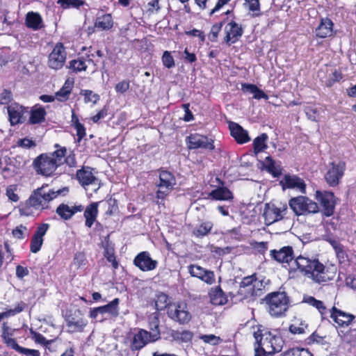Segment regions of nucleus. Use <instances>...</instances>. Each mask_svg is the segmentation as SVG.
Masks as SVG:
<instances>
[{"mask_svg": "<svg viewBox=\"0 0 356 356\" xmlns=\"http://www.w3.org/2000/svg\"><path fill=\"white\" fill-rule=\"evenodd\" d=\"M270 254L275 261L282 264H289L291 271L298 272L315 283L321 284L334 279L336 268L326 267L319 260L307 254L295 257L291 246H284L280 250H271Z\"/></svg>", "mask_w": 356, "mask_h": 356, "instance_id": "1", "label": "nucleus"}, {"mask_svg": "<svg viewBox=\"0 0 356 356\" xmlns=\"http://www.w3.org/2000/svg\"><path fill=\"white\" fill-rule=\"evenodd\" d=\"M254 342V356H267L279 353L284 343L282 337L273 334L268 329L257 328L253 333Z\"/></svg>", "mask_w": 356, "mask_h": 356, "instance_id": "2", "label": "nucleus"}, {"mask_svg": "<svg viewBox=\"0 0 356 356\" xmlns=\"http://www.w3.org/2000/svg\"><path fill=\"white\" fill-rule=\"evenodd\" d=\"M65 154V147H61L52 153L42 154L34 159V169L38 174L46 177L51 176L57 168L63 164Z\"/></svg>", "mask_w": 356, "mask_h": 356, "instance_id": "3", "label": "nucleus"}, {"mask_svg": "<svg viewBox=\"0 0 356 356\" xmlns=\"http://www.w3.org/2000/svg\"><path fill=\"white\" fill-rule=\"evenodd\" d=\"M264 300L268 313L273 317L284 316L289 307V298L284 291L270 293Z\"/></svg>", "mask_w": 356, "mask_h": 356, "instance_id": "4", "label": "nucleus"}, {"mask_svg": "<svg viewBox=\"0 0 356 356\" xmlns=\"http://www.w3.org/2000/svg\"><path fill=\"white\" fill-rule=\"evenodd\" d=\"M60 193V190L55 191L49 188L48 185H44L33 192L29 199V204L35 209H47L48 204Z\"/></svg>", "mask_w": 356, "mask_h": 356, "instance_id": "5", "label": "nucleus"}, {"mask_svg": "<svg viewBox=\"0 0 356 356\" xmlns=\"http://www.w3.org/2000/svg\"><path fill=\"white\" fill-rule=\"evenodd\" d=\"M159 181L156 183V197L163 201L174 189L177 184L175 175L165 170H159Z\"/></svg>", "mask_w": 356, "mask_h": 356, "instance_id": "6", "label": "nucleus"}, {"mask_svg": "<svg viewBox=\"0 0 356 356\" xmlns=\"http://www.w3.org/2000/svg\"><path fill=\"white\" fill-rule=\"evenodd\" d=\"M167 314L170 319L180 325L188 324L192 318V314L185 302H175L170 304Z\"/></svg>", "mask_w": 356, "mask_h": 356, "instance_id": "7", "label": "nucleus"}, {"mask_svg": "<svg viewBox=\"0 0 356 356\" xmlns=\"http://www.w3.org/2000/svg\"><path fill=\"white\" fill-rule=\"evenodd\" d=\"M289 206L296 215H305L316 213L319 211L317 203L309 199L306 196H298L291 198Z\"/></svg>", "mask_w": 356, "mask_h": 356, "instance_id": "8", "label": "nucleus"}, {"mask_svg": "<svg viewBox=\"0 0 356 356\" xmlns=\"http://www.w3.org/2000/svg\"><path fill=\"white\" fill-rule=\"evenodd\" d=\"M346 163L343 161H334L330 163L324 178L327 184L332 187L337 186L344 175Z\"/></svg>", "mask_w": 356, "mask_h": 356, "instance_id": "9", "label": "nucleus"}, {"mask_svg": "<svg viewBox=\"0 0 356 356\" xmlns=\"http://www.w3.org/2000/svg\"><path fill=\"white\" fill-rule=\"evenodd\" d=\"M288 207L286 204H266L264 217L266 225H271L282 220L286 214Z\"/></svg>", "mask_w": 356, "mask_h": 356, "instance_id": "10", "label": "nucleus"}, {"mask_svg": "<svg viewBox=\"0 0 356 356\" xmlns=\"http://www.w3.org/2000/svg\"><path fill=\"white\" fill-rule=\"evenodd\" d=\"M76 177L80 184L86 190L91 187L94 192H97L101 186L100 181L93 175L92 169L89 167H83L77 170Z\"/></svg>", "mask_w": 356, "mask_h": 356, "instance_id": "11", "label": "nucleus"}, {"mask_svg": "<svg viewBox=\"0 0 356 356\" xmlns=\"http://www.w3.org/2000/svg\"><path fill=\"white\" fill-rule=\"evenodd\" d=\"M264 287V282L256 278L255 275L245 277L240 284L239 293H246L245 296H258L259 292Z\"/></svg>", "mask_w": 356, "mask_h": 356, "instance_id": "12", "label": "nucleus"}, {"mask_svg": "<svg viewBox=\"0 0 356 356\" xmlns=\"http://www.w3.org/2000/svg\"><path fill=\"white\" fill-rule=\"evenodd\" d=\"M158 339V332L153 334H149V332L143 329H140L138 332L133 336L130 348L131 350H139L145 346L148 343L154 342Z\"/></svg>", "mask_w": 356, "mask_h": 356, "instance_id": "13", "label": "nucleus"}, {"mask_svg": "<svg viewBox=\"0 0 356 356\" xmlns=\"http://www.w3.org/2000/svg\"><path fill=\"white\" fill-rule=\"evenodd\" d=\"M66 60V52L62 43H57L49 55L48 66L53 70L61 69Z\"/></svg>", "mask_w": 356, "mask_h": 356, "instance_id": "14", "label": "nucleus"}, {"mask_svg": "<svg viewBox=\"0 0 356 356\" xmlns=\"http://www.w3.org/2000/svg\"><path fill=\"white\" fill-rule=\"evenodd\" d=\"M316 199L323 207V213L330 216L334 213L335 200L334 193L328 191L316 192Z\"/></svg>", "mask_w": 356, "mask_h": 356, "instance_id": "15", "label": "nucleus"}, {"mask_svg": "<svg viewBox=\"0 0 356 356\" xmlns=\"http://www.w3.org/2000/svg\"><path fill=\"white\" fill-rule=\"evenodd\" d=\"M189 149L202 148L212 150L214 149L212 139L198 134H192L186 138Z\"/></svg>", "mask_w": 356, "mask_h": 356, "instance_id": "16", "label": "nucleus"}, {"mask_svg": "<svg viewBox=\"0 0 356 356\" xmlns=\"http://www.w3.org/2000/svg\"><path fill=\"white\" fill-rule=\"evenodd\" d=\"M134 264L142 271H150L154 270L158 265L157 261L152 259L147 252H142L139 253L134 258Z\"/></svg>", "mask_w": 356, "mask_h": 356, "instance_id": "17", "label": "nucleus"}, {"mask_svg": "<svg viewBox=\"0 0 356 356\" xmlns=\"http://www.w3.org/2000/svg\"><path fill=\"white\" fill-rule=\"evenodd\" d=\"M283 188H291L302 193H305L306 184L304 180L296 175H286L280 181Z\"/></svg>", "mask_w": 356, "mask_h": 356, "instance_id": "18", "label": "nucleus"}, {"mask_svg": "<svg viewBox=\"0 0 356 356\" xmlns=\"http://www.w3.org/2000/svg\"><path fill=\"white\" fill-rule=\"evenodd\" d=\"M8 113L10 124L15 125L24 122V115L28 113V111L18 104H12L8 106Z\"/></svg>", "mask_w": 356, "mask_h": 356, "instance_id": "19", "label": "nucleus"}, {"mask_svg": "<svg viewBox=\"0 0 356 356\" xmlns=\"http://www.w3.org/2000/svg\"><path fill=\"white\" fill-rule=\"evenodd\" d=\"M225 31L226 32L225 42L229 44L238 40L243 34L242 28L234 21L227 24Z\"/></svg>", "mask_w": 356, "mask_h": 356, "instance_id": "20", "label": "nucleus"}, {"mask_svg": "<svg viewBox=\"0 0 356 356\" xmlns=\"http://www.w3.org/2000/svg\"><path fill=\"white\" fill-rule=\"evenodd\" d=\"M331 318L339 326H348L355 319L353 314L346 313L333 307L331 310Z\"/></svg>", "mask_w": 356, "mask_h": 356, "instance_id": "21", "label": "nucleus"}, {"mask_svg": "<svg viewBox=\"0 0 356 356\" xmlns=\"http://www.w3.org/2000/svg\"><path fill=\"white\" fill-rule=\"evenodd\" d=\"M83 210L82 205L69 206L61 204L56 209V213L64 220L70 219L75 213L81 212Z\"/></svg>", "mask_w": 356, "mask_h": 356, "instance_id": "22", "label": "nucleus"}, {"mask_svg": "<svg viewBox=\"0 0 356 356\" xmlns=\"http://www.w3.org/2000/svg\"><path fill=\"white\" fill-rule=\"evenodd\" d=\"M229 129L231 135L238 143L243 144L250 140L248 131L237 123L229 124Z\"/></svg>", "mask_w": 356, "mask_h": 356, "instance_id": "23", "label": "nucleus"}, {"mask_svg": "<svg viewBox=\"0 0 356 356\" xmlns=\"http://www.w3.org/2000/svg\"><path fill=\"white\" fill-rule=\"evenodd\" d=\"M333 23L328 18L321 19V24L316 29V35L321 38L331 36L332 34Z\"/></svg>", "mask_w": 356, "mask_h": 356, "instance_id": "24", "label": "nucleus"}, {"mask_svg": "<svg viewBox=\"0 0 356 356\" xmlns=\"http://www.w3.org/2000/svg\"><path fill=\"white\" fill-rule=\"evenodd\" d=\"M25 23L27 27L33 30H38L43 26V20L38 13L29 12L26 15Z\"/></svg>", "mask_w": 356, "mask_h": 356, "instance_id": "25", "label": "nucleus"}, {"mask_svg": "<svg viewBox=\"0 0 356 356\" xmlns=\"http://www.w3.org/2000/svg\"><path fill=\"white\" fill-rule=\"evenodd\" d=\"M209 197L215 200L229 201L234 198L232 193L226 187H218L211 191Z\"/></svg>", "mask_w": 356, "mask_h": 356, "instance_id": "26", "label": "nucleus"}, {"mask_svg": "<svg viewBox=\"0 0 356 356\" xmlns=\"http://www.w3.org/2000/svg\"><path fill=\"white\" fill-rule=\"evenodd\" d=\"M67 326L72 332H82L88 325V321L83 318H76L69 316L66 319Z\"/></svg>", "mask_w": 356, "mask_h": 356, "instance_id": "27", "label": "nucleus"}, {"mask_svg": "<svg viewBox=\"0 0 356 356\" xmlns=\"http://www.w3.org/2000/svg\"><path fill=\"white\" fill-rule=\"evenodd\" d=\"M120 300L116 298L108 304L99 307V311L101 314H108L111 318H116L119 315Z\"/></svg>", "mask_w": 356, "mask_h": 356, "instance_id": "28", "label": "nucleus"}, {"mask_svg": "<svg viewBox=\"0 0 356 356\" xmlns=\"http://www.w3.org/2000/svg\"><path fill=\"white\" fill-rule=\"evenodd\" d=\"M241 90L245 93L252 94L253 98L256 99H264L267 100L268 96L257 86L250 83H243L241 86Z\"/></svg>", "mask_w": 356, "mask_h": 356, "instance_id": "29", "label": "nucleus"}, {"mask_svg": "<svg viewBox=\"0 0 356 356\" xmlns=\"http://www.w3.org/2000/svg\"><path fill=\"white\" fill-rule=\"evenodd\" d=\"M97 207L98 203L93 202L88 205L85 209L84 217L86 218V226L88 227H91L96 220L98 213Z\"/></svg>", "mask_w": 356, "mask_h": 356, "instance_id": "30", "label": "nucleus"}, {"mask_svg": "<svg viewBox=\"0 0 356 356\" xmlns=\"http://www.w3.org/2000/svg\"><path fill=\"white\" fill-rule=\"evenodd\" d=\"M88 64H92L94 67H95L96 64L95 62L90 59H85L83 57L79 58L77 60H72L70 62L69 67L72 69L74 72H81L85 71L88 67Z\"/></svg>", "mask_w": 356, "mask_h": 356, "instance_id": "31", "label": "nucleus"}, {"mask_svg": "<svg viewBox=\"0 0 356 356\" xmlns=\"http://www.w3.org/2000/svg\"><path fill=\"white\" fill-rule=\"evenodd\" d=\"M46 111L41 106H34L30 111L29 122L32 124H38L45 119Z\"/></svg>", "mask_w": 356, "mask_h": 356, "instance_id": "32", "label": "nucleus"}, {"mask_svg": "<svg viewBox=\"0 0 356 356\" xmlns=\"http://www.w3.org/2000/svg\"><path fill=\"white\" fill-rule=\"evenodd\" d=\"M264 165L274 177H277L282 174L281 165L273 161L270 156H267L265 159Z\"/></svg>", "mask_w": 356, "mask_h": 356, "instance_id": "33", "label": "nucleus"}, {"mask_svg": "<svg viewBox=\"0 0 356 356\" xmlns=\"http://www.w3.org/2000/svg\"><path fill=\"white\" fill-rule=\"evenodd\" d=\"M211 302L215 305H222L226 303L227 298L220 287L212 289L209 293Z\"/></svg>", "mask_w": 356, "mask_h": 356, "instance_id": "34", "label": "nucleus"}, {"mask_svg": "<svg viewBox=\"0 0 356 356\" xmlns=\"http://www.w3.org/2000/svg\"><path fill=\"white\" fill-rule=\"evenodd\" d=\"M73 86V81L67 80L63 86L56 93L55 97L59 102H65L69 98Z\"/></svg>", "mask_w": 356, "mask_h": 356, "instance_id": "35", "label": "nucleus"}, {"mask_svg": "<svg viewBox=\"0 0 356 356\" xmlns=\"http://www.w3.org/2000/svg\"><path fill=\"white\" fill-rule=\"evenodd\" d=\"M95 26L101 30H108L113 26V19L110 14L104 15L96 19Z\"/></svg>", "mask_w": 356, "mask_h": 356, "instance_id": "36", "label": "nucleus"}, {"mask_svg": "<svg viewBox=\"0 0 356 356\" xmlns=\"http://www.w3.org/2000/svg\"><path fill=\"white\" fill-rule=\"evenodd\" d=\"M268 138L266 134H262L254 140L253 146L255 154H257L267 148L266 141Z\"/></svg>", "mask_w": 356, "mask_h": 356, "instance_id": "37", "label": "nucleus"}, {"mask_svg": "<svg viewBox=\"0 0 356 356\" xmlns=\"http://www.w3.org/2000/svg\"><path fill=\"white\" fill-rule=\"evenodd\" d=\"M303 302H305L311 306L316 308L321 314L325 313L326 307L324 303L318 300H316L315 298L310 296H305L303 298Z\"/></svg>", "mask_w": 356, "mask_h": 356, "instance_id": "38", "label": "nucleus"}, {"mask_svg": "<svg viewBox=\"0 0 356 356\" xmlns=\"http://www.w3.org/2000/svg\"><path fill=\"white\" fill-rule=\"evenodd\" d=\"M212 227L211 222H204L193 230V234L197 237H203L210 232Z\"/></svg>", "mask_w": 356, "mask_h": 356, "instance_id": "39", "label": "nucleus"}, {"mask_svg": "<svg viewBox=\"0 0 356 356\" xmlns=\"http://www.w3.org/2000/svg\"><path fill=\"white\" fill-rule=\"evenodd\" d=\"M172 337L176 341L187 343L191 341L193 333L188 330L173 331Z\"/></svg>", "mask_w": 356, "mask_h": 356, "instance_id": "40", "label": "nucleus"}, {"mask_svg": "<svg viewBox=\"0 0 356 356\" xmlns=\"http://www.w3.org/2000/svg\"><path fill=\"white\" fill-rule=\"evenodd\" d=\"M307 328V325L305 321L300 320H295L293 323L289 326V331L294 334H300L305 332Z\"/></svg>", "mask_w": 356, "mask_h": 356, "instance_id": "41", "label": "nucleus"}, {"mask_svg": "<svg viewBox=\"0 0 356 356\" xmlns=\"http://www.w3.org/2000/svg\"><path fill=\"white\" fill-rule=\"evenodd\" d=\"M170 303L168 302V296L163 293H159L155 300V308L158 311H162L168 307Z\"/></svg>", "mask_w": 356, "mask_h": 356, "instance_id": "42", "label": "nucleus"}, {"mask_svg": "<svg viewBox=\"0 0 356 356\" xmlns=\"http://www.w3.org/2000/svg\"><path fill=\"white\" fill-rule=\"evenodd\" d=\"M260 0H245L244 6L253 16H258L260 13Z\"/></svg>", "mask_w": 356, "mask_h": 356, "instance_id": "43", "label": "nucleus"}, {"mask_svg": "<svg viewBox=\"0 0 356 356\" xmlns=\"http://www.w3.org/2000/svg\"><path fill=\"white\" fill-rule=\"evenodd\" d=\"M207 269L195 264H191L188 266V273L192 277H197L198 279H201L204 272Z\"/></svg>", "mask_w": 356, "mask_h": 356, "instance_id": "44", "label": "nucleus"}, {"mask_svg": "<svg viewBox=\"0 0 356 356\" xmlns=\"http://www.w3.org/2000/svg\"><path fill=\"white\" fill-rule=\"evenodd\" d=\"M57 3L63 8H79L84 4V1L82 0H58Z\"/></svg>", "mask_w": 356, "mask_h": 356, "instance_id": "45", "label": "nucleus"}, {"mask_svg": "<svg viewBox=\"0 0 356 356\" xmlns=\"http://www.w3.org/2000/svg\"><path fill=\"white\" fill-rule=\"evenodd\" d=\"M284 356H313V355L306 349L293 348L284 352Z\"/></svg>", "mask_w": 356, "mask_h": 356, "instance_id": "46", "label": "nucleus"}, {"mask_svg": "<svg viewBox=\"0 0 356 356\" xmlns=\"http://www.w3.org/2000/svg\"><path fill=\"white\" fill-rule=\"evenodd\" d=\"M161 60L163 65L167 68L170 69L175 65V60L168 51L163 52Z\"/></svg>", "mask_w": 356, "mask_h": 356, "instance_id": "47", "label": "nucleus"}, {"mask_svg": "<svg viewBox=\"0 0 356 356\" xmlns=\"http://www.w3.org/2000/svg\"><path fill=\"white\" fill-rule=\"evenodd\" d=\"M149 327L150 329V332L149 334H153L155 332H158V339L160 337V330H159V319L157 316H154L152 317L149 322Z\"/></svg>", "mask_w": 356, "mask_h": 356, "instance_id": "48", "label": "nucleus"}, {"mask_svg": "<svg viewBox=\"0 0 356 356\" xmlns=\"http://www.w3.org/2000/svg\"><path fill=\"white\" fill-rule=\"evenodd\" d=\"M17 146L21 147L22 148L31 149L36 146V143L35 140L31 138H24L19 139L17 142Z\"/></svg>", "mask_w": 356, "mask_h": 356, "instance_id": "49", "label": "nucleus"}, {"mask_svg": "<svg viewBox=\"0 0 356 356\" xmlns=\"http://www.w3.org/2000/svg\"><path fill=\"white\" fill-rule=\"evenodd\" d=\"M43 243V238L33 236L31 241V251L37 253L40 251Z\"/></svg>", "mask_w": 356, "mask_h": 356, "instance_id": "50", "label": "nucleus"}, {"mask_svg": "<svg viewBox=\"0 0 356 356\" xmlns=\"http://www.w3.org/2000/svg\"><path fill=\"white\" fill-rule=\"evenodd\" d=\"M305 113L307 118L310 120L316 122L318 121V111L316 108L312 106H308L305 108Z\"/></svg>", "mask_w": 356, "mask_h": 356, "instance_id": "51", "label": "nucleus"}, {"mask_svg": "<svg viewBox=\"0 0 356 356\" xmlns=\"http://www.w3.org/2000/svg\"><path fill=\"white\" fill-rule=\"evenodd\" d=\"M200 339L205 343H209L211 345H217L222 340L219 337H217L214 334H205L200 337Z\"/></svg>", "mask_w": 356, "mask_h": 356, "instance_id": "52", "label": "nucleus"}, {"mask_svg": "<svg viewBox=\"0 0 356 356\" xmlns=\"http://www.w3.org/2000/svg\"><path fill=\"white\" fill-rule=\"evenodd\" d=\"M82 94L84 95L85 102H92L95 104L99 99V95L93 93L92 90H83L82 91Z\"/></svg>", "mask_w": 356, "mask_h": 356, "instance_id": "53", "label": "nucleus"}, {"mask_svg": "<svg viewBox=\"0 0 356 356\" xmlns=\"http://www.w3.org/2000/svg\"><path fill=\"white\" fill-rule=\"evenodd\" d=\"M343 79V75L341 72L338 70H334L329 77V79L327 82V86H331L335 82H338Z\"/></svg>", "mask_w": 356, "mask_h": 356, "instance_id": "54", "label": "nucleus"}, {"mask_svg": "<svg viewBox=\"0 0 356 356\" xmlns=\"http://www.w3.org/2000/svg\"><path fill=\"white\" fill-rule=\"evenodd\" d=\"M200 280L208 284H213L216 281L214 273L211 270H207L203 274Z\"/></svg>", "mask_w": 356, "mask_h": 356, "instance_id": "55", "label": "nucleus"}, {"mask_svg": "<svg viewBox=\"0 0 356 356\" xmlns=\"http://www.w3.org/2000/svg\"><path fill=\"white\" fill-rule=\"evenodd\" d=\"M22 310L23 307L22 306L18 305L13 309H9L6 312L0 313V321L4 318H8L10 316H14L21 312Z\"/></svg>", "mask_w": 356, "mask_h": 356, "instance_id": "56", "label": "nucleus"}, {"mask_svg": "<svg viewBox=\"0 0 356 356\" xmlns=\"http://www.w3.org/2000/svg\"><path fill=\"white\" fill-rule=\"evenodd\" d=\"M16 186H9L6 188V195L9 200L13 202H17L19 200V197L17 194L15 193Z\"/></svg>", "mask_w": 356, "mask_h": 356, "instance_id": "57", "label": "nucleus"}, {"mask_svg": "<svg viewBox=\"0 0 356 356\" xmlns=\"http://www.w3.org/2000/svg\"><path fill=\"white\" fill-rule=\"evenodd\" d=\"M129 88V81L123 80L116 84L115 89L118 93H124Z\"/></svg>", "mask_w": 356, "mask_h": 356, "instance_id": "58", "label": "nucleus"}, {"mask_svg": "<svg viewBox=\"0 0 356 356\" xmlns=\"http://www.w3.org/2000/svg\"><path fill=\"white\" fill-rule=\"evenodd\" d=\"M49 227V225L47 223H43L37 227V229L33 236H37L40 238H43V236L46 234L48 229Z\"/></svg>", "mask_w": 356, "mask_h": 356, "instance_id": "59", "label": "nucleus"}, {"mask_svg": "<svg viewBox=\"0 0 356 356\" xmlns=\"http://www.w3.org/2000/svg\"><path fill=\"white\" fill-rule=\"evenodd\" d=\"M12 99V94L10 90H3L0 92V104H6L10 102Z\"/></svg>", "mask_w": 356, "mask_h": 356, "instance_id": "60", "label": "nucleus"}, {"mask_svg": "<svg viewBox=\"0 0 356 356\" xmlns=\"http://www.w3.org/2000/svg\"><path fill=\"white\" fill-rule=\"evenodd\" d=\"M221 28H222V23L216 24H214L213 26H212L211 32L209 34L210 40L211 41H214L217 38V36H218L219 32L220 31Z\"/></svg>", "mask_w": 356, "mask_h": 356, "instance_id": "61", "label": "nucleus"}, {"mask_svg": "<svg viewBox=\"0 0 356 356\" xmlns=\"http://www.w3.org/2000/svg\"><path fill=\"white\" fill-rule=\"evenodd\" d=\"M105 257H106L108 261L112 264V266L115 269L118 268V263L117 262L115 257L112 250H106Z\"/></svg>", "mask_w": 356, "mask_h": 356, "instance_id": "62", "label": "nucleus"}, {"mask_svg": "<svg viewBox=\"0 0 356 356\" xmlns=\"http://www.w3.org/2000/svg\"><path fill=\"white\" fill-rule=\"evenodd\" d=\"M26 230V227L23 225H19L13 230V235L18 239L24 238V232Z\"/></svg>", "mask_w": 356, "mask_h": 356, "instance_id": "63", "label": "nucleus"}, {"mask_svg": "<svg viewBox=\"0 0 356 356\" xmlns=\"http://www.w3.org/2000/svg\"><path fill=\"white\" fill-rule=\"evenodd\" d=\"M19 353L26 356H40V353L38 350L29 349L22 347Z\"/></svg>", "mask_w": 356, "mask_h": 356, "instance_id": "64", "label": "nucleus"}]
</instances>
